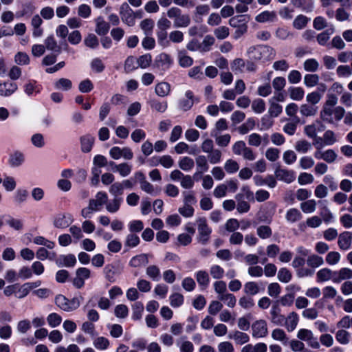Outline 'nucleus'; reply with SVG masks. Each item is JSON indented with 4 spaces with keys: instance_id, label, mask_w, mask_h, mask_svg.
I'll list each match as a JSON object with an SVG mask.
<instances>
[{
    "instance_id": "nucleus-13",
    "label": "nucleus",
    "mask_w": 352,
    "mask_h": 352,
    "mask_svg": "<svg viewBox=\"0 0 352 352\" xmlns=\"http://www.w3.org/2000/svg\"><path fill=\"white\" fill-rule=\"evenodd\" d=\"M352 243V232H344L338 236V245L340 249L347 250L350 249Z\"/></svg>"
},
{
    "instance_id": "nucleus-9",
    "label": "nucleus",
    "mask_w": 352,
    "mask_h": 352,
    "mask_svg": "<svg viewBox=\"0 0 352 352\" xmlns=\"http://www.w3.org/2000/svg\"><path fill=\"white\" fill-rule=\"evenodd\" d=\"M274 175L276 179L289 184L296 179V173L292 170H287L282 168H277L275 170Z\"/></svg>"
},
{
    "instance_id": "nucleus-45",
    "label": "nucleus",
    "mask_w": 352,
    "mask_h": 352,
    "mask_svg": "<svg viewBox=\"0 0 352 352\" xmlns=\"http://www.w3.org/2000/svg\"><path fill=\"white\" fill-rule=\"evenodd\" d=\"M211 135L215 138L217 144L221 147L227 146L230 142L231 137L229 134L218 135L215 131L211 132Z\"/></svg>"
},
{
    "instance_id": "nucleus-57",
    "label": "nucleus",
    "mask_w": 352,
    "mask_h": 352,
    "mask_svg": "<svg viewBox=\"0 0 352 352\" xmlns=\"http://www.w3.org/2000/svg\"><path fill=\"white\" fill-rule=\"evenodd\" d=\"M219 300L223 301L228 307H234L236 302V297L230 293H226L223 295H221L218 298Z\"/></svg>"
},
{
    "instance_id": "nucleus-22",
    "label": "nucleus",
    "mask_w": 352,
    "mask_h": 352,
    "mask_svg": "<svg viewBox=\"0 0 352 352\" xmlns=\"http://www.w3.org/2000/svg\"><path fill=\"white\" fill-rule=\"evenodd\" d=\"M80 140L82 151L84 153L90 152L94 143V138L91 135L87 134L82 136Z\"/></svg>"
},
{
    "instance_id": "nucleus-30",
    "label": "nucleus",
    "mask_w": 352,
    "mask_h": 352,
    "mask_svg": "<svg viewBox=\"0 0 352 352\" xmlns=\"http://www.w3.org/2000/svg\"><path fill=\"white\" fill-rule=\"evenodd\" d=\"M318 107L311 104H302L300 107V113L305 117H313L316 115Z\"/></svg>"
},
{
    "instance_id": "nucleus-41",
    "label": "nucleus",
    "mask_w": 352,
    "mask_h": 352,
    "mask_svg": "<svg viewBox=\"0 0 352 352\" xmlns=\"http://www.w3.org/2000/svg\"><path fill=\"white\" fill-rule=\"evenodd\" d=\"M178 62L181 67H188L192 65L193 60L184 50H182L178 52Z\"/></svg>"
},
{
    "instance_id": "nucleus-37",
    "label": "nucleus",
    "mask_w": 352,
    "mask_h": 352,
    "mask_svg": "<svg viewBox=\"0 0 352 352\" xmlns=\"http://www.w3.org/2000/svg\"><path fill=\"white\" fill-rule=\"evenodd\" d=\"M178 166L182 170L189 172L193 168L195 162L189 157H182L178 162Z\"/></svg>"
},
{
    "instance_id": "nucleus-11",
    "label": "nucleus",
    "mask_w": 352,
    "mask_h": 352,
    "mask_svg": "<svg viewBox=\"0 0 352 352\" xmlns=\"http://www.w3.org/2000/svg\"><path fill=\"white\" fill-rule=\"evenodd\" d=\"M195 102V97L192 91L188 90L185 92V98L179 102V108L184 111L190 110Z\"/></svg>"
},
{
    "instance_id": "nucleus-49",
    "label": "nucleus",
    "mask_w": 352,
    "mask_h": 352,
    "mask_svg": "<svg viewBox=\"0 0 352 352\" xmlns=\"http://www.w3.org/2000/svg\"><path fill=\"white\" fill-rule=\"evenodd\" d=\"M150 106L151 109L159 113H164L168 108V103L166 101H160L156 99L150 101Z\"/></svg>"
},
{
    "instance_id": "nucleus-3",
    "label": "nucleus",
    "mask_w": 352,
    "mask_h": 352,
    "mask_svg": "<svg viewBox=\"0 0 352 352\" xmlns=\"http://www.w3.org/2000/svg\"><path fill=\"white\" fill-rule=\"evenodd\" d=\"M230 68L235 74H238L243 73L245 70L249 72H255L257 66L252 60L245 61L243 58H237L232 61Z\"/></svg>"
},
{
    "instance_id": "nucleus-55",
    "label": "nucleus",
    "mask_w": 352,
    "mask_h": 352,
    "mask_svg": "<svg viewBox=\"0 0 352 352\" xmlns=\"http://www.w3.org/2000/svg\"><path fill=\"white\" fill-rule=\"evenodd\" d=\"M333 271L328 268H323L320 270L317 274V281L324 282L331 280L332 277Z\"/></svg>"
},
{
    "instance_id": "nucleus-24",
    "label": "nucleus",
    "mask_w": 352,
    "mask_h": 352,
    "mask_svg": "<svg viewBox=\"0 0 352 352\" xmlns=\"http://www.w3.org/2000/svg\"><path fill=\"white\" fill-rule=\"evenodd\" d=\"M195 163L197 166V173L202 174L208 170L209 164L205 155H198L195 158Z\"/></svg>"
},
{
    "instance_id": "nucleus-48",
    "label": "nucleus",
    "mask_w": 352,
    "mask_h": 352,
    "mask_svg": "<svg viewBox=\"0 0 352 352\" xmlns=\"http://www.w3.org/2000/svg\"><path fill=\"white\" fill-rule=\"evenodd\" d=\"M310 19L303 14L298 15L293 21V27L296 30L305 28Z\"/></svg>"
},
{
    "instance_id": "nucleus-38",
    "label": "nucleus",
    "mask_w": 352,
    "mask_h": 352,
    "mask_svg": "<svg viewBox=\"0 0 352 352\" xmlns=\"http://www.w3.org/2000/svg\"><path fill=\"white\" fill-rule=\"evenodd\" d=\"M302 218V214L296 208H290L285 214L286 220L291 223H295Z\"/></svg>"
},
{
    "instance_id": "nucleus-62",
    "label": "nucleus",
    "mask_w": 352,
    "mask_h": 352,
    "mask_svg": "<svg viewBox=\"0 0 352 352\" xmlns=\"http://www.w3.org/2000/svg\"><path fill=\"white\" fill-rule=\"evenodd\" d=\"M28 192L25 189H18L14 196V201L17 204H21L25 202L28 198Z\"/></svg>"
},
{
    "instance_id": "nucleus-18",
    "label": "nucleus",
    "mask_w": 352,
    "mask_h": 352,
    "mask_svg": "<svg viewBox=\"0 0 352 352\" xmlns=\"http://www.w3.org/2000/svg\"><path fill=\"white\" fill-rule=\"evenodd\" d=\"M18 87L16 83L12 82H4L0 83V96L8 97L14 94Z\"/></svg>"
},
{
    "instance_id": "nucleus-26",
    "label": "nucleus",
    "mask_w": 352,
    "mask_h": 352,
    "mask_svg": "<svg viewBox=\"0 0 352 352\" xmlns=\"http://www.w3.org/2000/svg\"><path fill=\"white\" fill-rule=\"evenodd\" d=\"M122 202L123 199L122 197H114L109 201H107L105 204L106 210L110 213H116L120 210Z\"/></svg>"
},
{
    "instance_id": "nucleus-20",
    "label": "nucleus",
    "mask_w": 352,
    "mask_h": 352,
    "mask_svg": "<svg viewBox=\"0 0 352 352\" xmlns=\"http://www.w3.org/2000/svg\"><path fill=\"white\" fill-rule=\"evenodd\" d=\"M44 46L45 49L56 54H59L61 52V47L58 45L53 35H50L45 39Z\"/></svg>"
},
{
    "instance_id": "nucleus-54",
    "label": "nucleus",
    "mask_w": 352,
    "mask_h": 352,
    "mask_svg": "<svg viewBox=\"0 0 352 352\" xmlns=\"http://www.w3.org/2000/svg\"><path fill=\"white\" fill-rule=\"evenodd\" d=\"M324 263L323 258L316 254H311L308 256L307 259V264L313 267L316 268L322 265Z\"/></svg>"
},
{
    "instance_id": "nucleus-6",
    "label": "nucleus",
    "mask_w": 352,
    "mask_h": 352,
    "mask_svg": "<svg viewBox=\"0 0 352 352\" xmlns=\"http://www.w3.org/2000/svg\"><path fill=\"white\" fill-rule=\"evenodd\" d=\"M74 221L72 215L69 213L56 214L53 220V225L56 228L64 229L69 227Z\"/></svg>"
},
{
    "instance_id": "nucleus-61",
    "label": "nucleus",
    "mask_w": 352,
    "mask_h": 352,
    "mask_svg": "<svg viewBox=\"0 0 352 352\" xmlns=\"http://www.w3.org/2000/svg\"><path fill=\"white\" fill-rule=\"evenodd\" d=\"M255 126V121L252 118H248L245 123L241 125L238 128V131L242 134L245 135L248 133L250 130H252Z\"/></svg>"
},
{
    "instance_id": "nucleus-23",
    "label": "nucleus",
    "mask_w": 352,
    "mask_h": 352,
    "mask_svg": "<svg viewBox=\"0 0 352 352\" xmlns=\"http://www.w3.org/2000/svg\"><path fill=\"white\" fill-rule=\"evenodd\" d=\"M261 288L258 283L254 281H249L244 284L243 292L249 296H255L260 293Z\"/></svg>"
},
{
    "instance_id": "nucleus-34",
    "label": "nucleus",
    "mask_w": 352,
    "mask_h": 352,
    "mask_svg": "<svg viewBox=\"0 0 352 352\" xmlns=\"http://www.w3.org/2000/svg\"><path fill=\"white\" fill-rule=\"evenodd\" d=\"M132 309V316L131 318L134 320H139L142 317V314L144 311V305L143 303L138 301L134 302L131 305Z\"/></svg>"
},
{
    "instance_id": "nucleus-12",
    "label": "nucleus",
    "mask_w": 352,
    "mask_h": 352,
    "mask_svg": "<svg viewBox=\"0 0 352 352\" xmlns=\"http://www.w3.org/2000/svg\"><path fill=\"white\" fill-rule=\"evenodd\" d=\"M155 61L157 67H162L164 70L169 69L173 63V58L170 56L166 53L160 54L155 58Z\"/></svg>"
},
{
    "instance_id": "nucleus-4",
    "label": "nucleus",
    "mask_w": 352,
    "mask_h": 352,
    "mask_svg": "<svg viewBox=\"0 0 352 352\" xmlns=\"http://www.w3.org/2000/svg\"><path fill=\"white\" fill-rule=\"evenodd\" d=\"M198 230V241L203 245L208 243L212 229L208 226L206 219L204 217H199L197 220Z\"/></svg>"
},
{
    "instance_id": "nucleus-25",
    "label": "nucleus",
    "mask_w": 352,
    "mask_h": 352,
    "mask_svg": "<svg viewBox=\"0 0 352 352\" xmlns=\"http://www.w3.org/2000/svg\"><path fill=\"white\" fill-rule=\"evenodd\" d=\"M148 263V255L141 254L131 258L129 265L132 267H139Z\"/></svg>"
},
{
    "instance_id": "nucleus-21",
    "label": "nucleus",
    "mask_w": 352,
    "mask_h": 352,
    "mask_svg": "<svg viewBox=\"0 0 352 352\" xmlns=\"http://www.w3.org/2000/svg\"><path fill=\"white\" fill-rule=\"evenodd\" d=\"M229 338L233 340L236 344L242 345L249 342L250 336L244 332L235 331L228 336Z\"/></svg>"
},
{
    "instance_id": "nucleus-52",
    "label": "nucleus",
    "mask_w": 352,
    "mask_h": 352,
    "mask_svg": "<svg viewBox=\"0 0 352 352\" xmlns=\"http://www.w3.org/2000/svg\"><path fill=\"white\" fill-rule=\"evenodd\" d=\"M152 160H155L156 163H160L166 168L172 167L174 164V161L170 155H163L161 157H153Z\"/></svg>"
},
{
    "instance_id": "nucleus-10",
    "label": "nucleus",
    "mask_w": 352,
    "mask_h": 352,
    "mask_svg": "<svg viewBox=\"0 0 352 352\" xmlns=\"http://www.w3.org/2000/svg\"><path fill=\"white\" fill-rule=\"evenodd\" d=\"M120 14L122 21L129 26H133L135 24V16L133 15V10L130 8L128 4L123 3L121 6Z\"/></svg>"
},
{
    "instance_id": "nucleus-15",
    "label": "nucleus",
    "mask_w": 352,
    "mask_h": 352,
    "mask_svg": "<svg viewBox=\"0 0 352 352\" xmlns=\"http://www.w3.org/2000/svg\"><path fill=\"white\" fill-rule=\"evenodd\" d=\"M107 200V194L105 192L100 191L96 195V198L90 199L89 203L95 208V210L100 211L101 206L105 204Z\"/></svg>"
},
{
    "instance_id": "nucleus-46",
    "label": "nucleus",
    "mask_w": 352,
    "mask_h": 352,
    "mask_svg": "<svg viewBox=\"0 0 352 352\" xmlns=\"http://www.w3.org/2000/svg\"><path fill=\"white\" fill-rule=\"evenodd\" d=\"M289 97L292 100L300 101L302 100L305 95L304 89L300 87H292L289 89Z\"/></svg>"
},
{
    "instance_id": "nucleus-47",
    "label": "nucleus",
    "mask_w": 352,
    "mask_h": 352,
    "mask_svg": "<svg viewBox=\"0 0 352 352\" xmlns=\"http://www.w3.org/2000/svg\"><path fill=\"white\" fill-rule=\"evenodd\" d=\"M190 23V17L188 14H181L175 20L173 21V25L175 28H186Z\"/></svg>"
},
{
    "instance_id": "nucleus-33",
    "label": "nucleus",
    "mask_w": 352,
    "mask_h": 352,
    "mask_svg": "<svg viewBox=\"0 0 352 352\" xmlns=\"http://www.w3.org/2000/svg\"><path fill=\"white\" fill-rule=\"evenodd\" d=\"M96 32L100 36L107 34L109 30L110 26L108 23L104 21L102 17H98L96 19Z\"/></svg>"
},
{
    "instance_id": "nucleus-8",
    "label": "nucleus",
    "mask_w": 352,
    "mask_h": 352,
    "mask_svg": "<svg viewBox=\"0 0 352 352\" xmlns=\"http://www.w3.org/2000/svg\"><path fill=\"white\" fill-rule=\"evenodd\" d=\"M325 130V125L320 120H316L310 124L304 127V133L309 138H315L318 133H321Z\"/></svg>"
},
{
    "instance_id": "nucleus-58",
    "label": "nucleus",
    "mask_w": 352,
    "mask_h": 352,
    "mask_svg": "<svg viewBox=\"0 0 352 352\" xmlns=\"http://www.w3.org/2000/svg\"><path fill=\"white\" fill-rule=\"evenodd\" d=\"M90 67L93 72L101 73L104 70L105 65L100 58H94L90 63Z\"/></svg>"
},
{
    "instance_id": "nucleus-60",
    "label": "nucleus",
    "mask_w": 352,
    "mask_h": 352,
    "mask_svg": "<svg viewBox=\"0 0 352 352\" xmlns=\"http://www.w3.org/2000/svg\"><path fill=\"white\" fill-rule=\"evenodd\" d=\"M270 104L268 113L272 117H278L282 113V106L272 100H270Z\"/></svg>"
},
{
    "instance_id": "nucleus-19",
    "label": "nucleus",
    "mask_w": 352,
    "mask_h": 352,
    "mask_svg": "<svg viewBox=\"0 0 352 352\" xmlns=\"http://www.w3.org/2000/svg\"><path fill=\"white\" fill-rule=\"evenodd\" d=\"M270 315L271 321L275 324L281 325L285 320V316L280 314V308L277 304L272 305Z\"/></svg>"
},
{
    "instance_id": "nucleus-56",
    "label": "nucleus",
    "mask_w": 352,
    "mask_h": 352,
    "mask_svg": "<svg viewBox=\"0 0 352 352\" xmlns=\"http://www.w3.org/2000/svg\"><path fill=\"white\" fill-rule=\"evenodd\" d=\"M170 305L174 308L179 307L184 303V296L179 293H174L169 297Z\"/></svg>"
},
{
    "instance_id": "nucleus-35",
    "label": "nucleus",
    "mask_w": 352,
    "mask_h": 352,
    "mask_svg": "<svg viewBox=\"0 0 352 352\" xmlns=\"http://www.w3.org/2000/svg\"><path fill=\"white\" fill-rule=\"evenodd\" d=\"M312 148L311 144L306 140H299L294 145L295 150L300 153H307Z\"/></svg>"
},
{
    "instance_id": "nucleus-29",
    "label": "nucleus",
    "mask_w": 352,
    "mask_h": 352,
    "mask_svg": "<svg viewBox=\"0 0 352 352\" xmlns=\"http://www.w3.org/2000/svg\"><path fill=\"white\" fill-rule=\"evenodd\" d=\"M198 284L204 287H207L210 283V276L205 270H199L195 274Z\"/></svg>"
},
{
    "instance_id": "nucleus-39",
    "label": "nucleus",
    "mask_w": 352,
    "mask_h": 352,
    "mask_svg": "<svg viewBox=\"0 0 352 352\" xmlns=\"http://www.w3.org/2000/svg\"><path fill=\"white\" fill-rule=\"evenodd\" d=\"M54 88L57 90L67 91L72 88V82L68 78H61L54 82Z\"/></svg>"
},
{
    "instance_id": "nucleus-44",
    "label": "nucleus",
    "mask_w": 352,
    "mask_h": 352,
    "mask_svg": "<svg viewBox=\"0 0 352 352\" xmlns=\"http://www.w3.org/2000/svg\"><path fill=\"white\" fill-rule=\"evenodd\" d=\"M299 122V118L296 116L294 120L284 125L283 128V131L289 135H293L296 133L297 125Z\"/></svg>"
},
{
    "instance_id": "nucleus-32",
    "label": "nucleus",
    "mask_w": 352,
    "mask_h": 352,
    "mask_svg": "<svg viewBox=\"0 0 352 352\" xmlns=\"http://www.w3.org/2000/svg\"><path fill=\"white\" fill-rule=\"evenodd\" d=\"M333 107L323 106L320 113L321 120L327 123L333 122Z\"/></svg>"
},
{
    "instance_id": "nucleus-53",
    "label": "nucleus",
    "mask_w": 352,
    "mask_h": 352,
    "mask_svg": "<svg viewBox=\"0 0 352 352\" xmlns=\"http://www.w3.org/2000/svg\"><path fill=\"white\" fill-rule=\"evenodd\" d=\"M351 334L344 330H338L336 333V340L341 344H347L350 342Z\"/></svg>"
},
{
    "instance_id": "nucleus-17",
    "label": "nucleus",
    "mask_w": 352,
    "mask_h": 352,
    "mask_svg": "<svg viewBox=\"0 0 352 352\" xmlns=\"http://www.w3.org/2000/svg\"><path fill=\"white\" fill-rule=\"evenodd\" d=\"M76 263V256L72 254L60 255L56 261L58 267H72Z\"/></svg>"
},
{
    "instance_id": "nucleus-50",
    "label": "nucleus",
    "mask_w": 352,
    "mask_h": 352,
    "mask_svg": "<svg viewBox=\"0 0 352 352\" xmlns=\"http://www.w3.org/2000/svg\"><path fill=\"white\" fill-rule=\"evenodd\" d=\"M146 275L154 281H158L160 279V270L155 265H151L146 270Z\"/></svg>"
},
{
    "instance_id": "nucleus-14",
    "label": "nucleus",
    "mask_w": 352,
    "mask_h": 352,
    "mask_svg": "<svg viewBox=\"0 0 352 352\" xmlns=\"http://www.w3.org/2000/svg\"><path fill=\"white\" fill-rule=\"evenodd\" d=\"M109 164L111 166V170L113 172H118L122 177L128 176L132 170L131 165L127 163L116 164L113 162H110Z\"/></svg>"
},
{
    "instance_id": "nucleus-1",
    "label": "nucleus",
    "mask_w": 352,
    "mask_h": 352,
    "mask_svg": "<svg viewBox=\"0 0 352 352\" xmlns=\"http://www.w3.org/2000/svg\"><path fill=\"white\" fill-rule=\"evenodd\" d=\"M247 54L250 59L262 61L272 60L276 56L274 48L263 45L250 47L248 50Z\"/></svg>"
},
{
    "instance_id": "nucleus-31",
    "label": "nucleus",
    "mask_w": 352,
    "mask_h": 352,
    "mask_svg": "<svg viewBox=\"0 0 352 352\" xmlns=\"http://www.w3.org/2000/svg\"><path fill=\"white\" fill-rule=\"evenodd\" d=\"M276 18V14L274 11L265 10L258 14L255 20L258 23H265L268 21H273Z\"/></svg>"
},
{
    "instance_id": "nucleus-16",
    "label": "nucleus",
    "mask_w": 352,
    "mask_h": 352,
    "mask_svg": "<svg viewBox=\"0 0 352 352\" xmlns=\"http://www.w3.org/2000/svg\"><path fill=\"white\" fill-rule=\"evenodd\" d=\"M285 327L287 331H293L297 327L299 322V316L297 313L293 311L285 318Z\"/></svg>"
},
{
    "instance_id": "nucleus-43",
    "label": "nucleus",
    "mask_w": 352,
    "mask_h": 352,
    "mask_svg": "<svg viewBox=\"0 0 352 352\" xmlns=\"http://www.w3.org/2000/svg\"><path fill=\"white\" fill-rule=\"evenodd\" d=\"M272 338L276 341L280 342L283 344H287L289 342V338L284 330L278 328L272 331Z\"/></svg>"
},
{
    "instance_id": "nucleus-27",
    "label": "nucleus",
    "mask_w": 352,
    "mask_h": 352,
    "mask_svg": "<svg viewBox=\"0 0 352 352\" xmlns=\"http://www.w3.org/2000/svg\"><path fill=\"white\" fill-rule=\"evenodd\" d=\"M25 161L23 153L20 151H15L10 155L9 164L12 167H19Z\"/></svg>"
},
{
    "instance_id": "nucleus-59",
    "label": "nucleus",
    "mask_w": 352,
    "mask_h": 352,
    "mask_svg": "<svg viewBox=\"0 0 352 352\" xmlns=\"http://www.w3.org/2000/svg\"><path fill=\"white\" fill-rule=\"evenodd\" d=\"M140 242V237L137 234L130 233L126 236L124 245L129 248H135L139 245Z\"/></svg>"
},
{
    "instance_id": "nucleus-64",
    "label": "nucleus",
    "mask_w": 352,
    "mask_h": 352,
    "mask_svg": "<svg viewBox=\"0 0 352 352\" xmlns=\"http://www.w3.org/2000/svg\"><path fill=\"white\" fill-rule=\"evenodd\" d=\"M93 344L98 350H105L109 346V341L107 338L100 336L94 339Z\"/></svg>"
},
{
    "instance_id": "nucleus-40",
    "label": "nucleus",
    "mask_w": 352,
    "mask_h": 352,
    "mask_svg": "<svg viewBox=\"0 0 352 352\" xmlns=\"http://www.w3.org/2000/svg\"><path fill=\"white\" fill-rule=\"evenodd\" d=\"M155 91L157 96L165 97L170 91V85L166 82H161L156 85Z\"/></svg>"
},
{
    "instance_id": "nucleus-51",
    "label": "nucleus",
    "mask_w": 352,
    "mask_h": 352,
    "mask_svg": "<svg viewBox=\"0 0 352 352\" xmlns=\"http://www.w3.org/2000/svg\"><path fill=\"white\" fill-rule=\"evenodd\" d=\"M319 63L315 58H308L303 63V68L308 72H316L319 68Z\"/></svg>"
},
{
    "instance_id": "nucleus-63",
    "label": "nucleus",
    "mask_w": 352,
    "mask_h": 352,
    "mask_svg": "<svg viewBox=\"0 0 352 352\" xmlns=\"http://www.w3.org/2000/svg\"><path fill=\"white\" fill-rule=\"evenodd\" d=\"M210 274L213 278L220 280L223 277L224 270L219 265H212L210 267Z\"/></svg>"
},
{
    "instance_id": "nucleus-42",
    "label": "nucleus",
    "mask_w": 352,
    "mask_h": 352,
    "mask_svg": "<svg viewBox=\"0 0 352 352\" xmlns=\"http://www.w3.org/2000/svg\"><path fill=\"white\" fill-rule=\"evenodd\" d=\"M316 201L315 199H309L302 202L300 204V209L304 213L310 214L315 212L316 209Z\"/></svg>"
},
{
    "instance_id": "nucleus-2",
    "label": "nucleus",
    "mask_w": 352,
    "mask_h": 352,
    "mask_svg": "<svg viewBox=\"0 0 352 352\" xmlns=\"http://www.w3.org/2000/svg\"><path fill=\"white\" fill-rule=\"evenodd\" d=\"M82 300L83 297L81 295L76 296L71 300L61 294L55 298L56 305L62 310L67 312L77 309Z\"/></svg>"
},
{
    "instance_id": "nucleus-5",
    "label": "nucleus",
    "mask_w": 352,
    "mask_h": 352,
    "mask_svg": "<svg viewBox=\"0 0 352 352\" xmlns=\"http://www.w3.org/2000/svg\"><path fill=\"white\" fill-rule=\"evenodd\" d=\"M296 336L300 340L306 342L307 345L312 349H318L320 347L317 337L314 336V333L310 329H300Z\"/></svg>"
},
{
    "instance_id": "nucleus-36",
    "label": "nucleus",
    "mask_w": 352,
    "mask_h": 352,
    "mask_svg": "<svg viewBox=\"0 0 352 352\" xmlns=\"http://www.w3.org/2000/svg\"><path fill=\"white\" fill-rule=\"evenodd\" d=\"M235 199L237 201L236 209L239 213L248 212L250 210V204L243 200V195L241 193H238L235 196Z\"/></svg>"
},
{
    "instance_id": "nucleus-7",
    "label": "nucleus",
    "mask_w": 352,
    "mask_h": 352,
    "mask_svg": "<svg viewBox=\"0 0 352 352\" xmlns=\"http://www.w3.org/2000/svg\"><path fill=\"white\" fill-rule=\"evenodd\" d=\"M252 337L255 338H265L268 333L267 324L264 320H258L252 324Z\"/></svg>"
},
{
    "instance_id": "nucleus-28",
    "label": "nucleus",
    "mask_w": 352,
    "mask_h": 352,
    "mask_svg": "<svg viewBox=\"0 0 352 352\" xmlns=\"http://www.w3.org/2000/svg\"><path fill=\"white\" fill-rule=\"evenodd\" d=\"M335 29L333 25L327 28L326 30L320 33L317 36V41L320 45H325L329 40L330 36L334 33Z\"/></svg>"
}]
</instances>
